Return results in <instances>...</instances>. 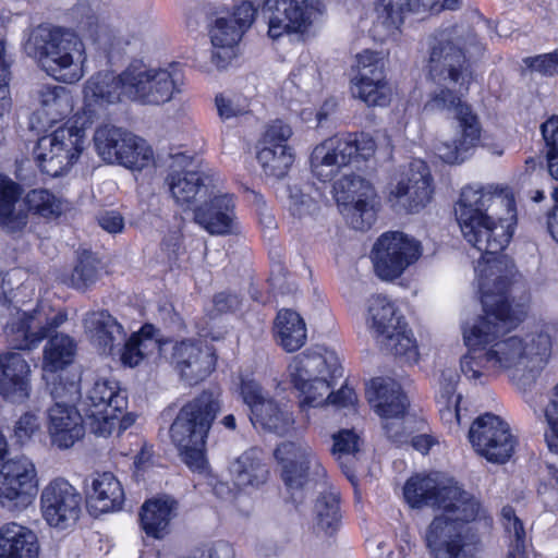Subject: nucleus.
<instances>
[{"instance_id": "4468645a", "label": "nucleus", "mask_w": 558, "mask_h": 558, "mask_svg": "<svg viewBox=\"0 0 558 558\" xmlns=\"http://www.w3.org/2000/svg\"><path fill=\"white\" fill-rule=\"evenodd\" d=\"M333 196L347 222L355 230H368L376 220L377 195L369 181L350 173L333 184Z\"/></svg>"}, {"instance_id": "a211bd4d", "label": "nucleus", "mask_w": 558, "mask_h": 558, "mask_svg": "<svg viewBox=\"0 0 558 558\" xmlns=\"http://www.w3.org/2000/svg\"><path fill=\"white\" fill-rule=\"evenodd\" d=\"M355 74L351 78L352 96L368 107H384L390 101L391 89L386 78V56L365 49L356 54Z\"/></svg>"}, {"instance_id": "5fc2aeb1", "label": "nucleus", "mask_w": 558, "mask_h": 558, "mask_svg": "<svg viewBox=\"0 0 558 558\" xmlns=\"http://www.w3.org/2000/svg\"><path fill=\"white\" fill-rule=\"evenodd\" d=\"M78 29L94 41H101L105 25L100 24L97 10L90 4L78 3L74 8Z\"/></svg>"}, {"instance_id": "f03ea898", "label": "nucleus", "mask_w": 558, "mask_h": 558, "mask_svg": "<svg viewBox=\"0 0 558 558\" xmlns=\"http://www.w3.org/2000/svg\"><path fill=\"white\" fill-rule=\"evenodd\" d=\"M427 71L437 87L424 110L453 111L457 122L452 138L435 143V154L446 163H461L478 146L482 126L471 106L462 101L472 75L456 28L441 31L430 38Z\"/></svg>"}, {"instance_id": "ea45409f", "label": "nucleus", "mask_w": 558, "mask_h": 558, "mask_svg": "<svg viewBox=\"0 0 558 558\" xmlns=\"http://www.w3.org/2000/svg\"><path fill=\"white\" fill-rule=\"evenodd\" d=\"M155 331L153 325H145L125 341L120 350V361L124 366L135 367L145 357L160 350L159 341L155 338Z\"/></svg>"}, {"instance_id": "20e7f679", "label": "nucleus", "mask_w": 558, "mask_h": 558, "mask_svg": "<svg viewBox=\"0 0 558 558\" xmlns=\"http://www.w3.org/2000/svg\"><path fill=\"white\" fill-rule=\"evenodd\" d=\"M289 381L299 392V408L310 420L312 409L331 404L339 409L354 408L355 391L348 385L331 391L335 379L342 376V367L336 352L316 348L308 349L292 357L288 365Z\"/></svg>"}, {"instance_id": "de8ad7c7", "label": "nucleus", "mask_w": 558, "mask_h": 558, "mask_svg": "<svg viewBox=\"0 0 558 558\" xmlns=\"http://www.w3.org/2000/svg\"><path fill=\"white\" fill-rule=\"evenodd\" d=\"M501 524L509 539L510 550L507 558H518L524 555L530 539L523 521L517 515L514 509L505 506L501 509Z\"/></svg>"}, {"instance_id": "6e6d98bb", "label": "nucleus", "mask_w": 558, "mask_h": 558, "mask_svg": "<svg viewBox=\"0 0 558 558\" xmlns=\"http://www.w3.org/2000/svg\"><path fill=\"white\" fill-rule=\"evenodd\" d=\"M26 204L29 210L43 217L58 216L62 210L61 202L47 190L31 191Z\"/></svg>"}, {"instance_id": "393cba45", "label": "nucleus", "mask_w": 558, "mask_h": 558, "mask_svg": "<svg viewBox=\"0 0 558 558\" xmlns=\"http://www.w3.org/2000/svg\"><path fill=\"white\" fill-rule=\"evenodd\" d=\"M208 201L194 209V220L211 235H231L239 232L233 194L208 191Z\"/></svg>"}, {"instance_id": "680f3d73", "label": "nucleus", "mask_w": 558, "mask_h": 558, "mask_svg": "<svg viewBox=\"0 0 558 558\" xmlns=\"http://www.w3.org/2000/svg\"><path fill=\"white\" fill-rule=\"evenodd\" d=\"M292 128L282 120H275L267 125L263 138V146L288 145L287 142L292 136Z\"/></svg>"}, {"instance_id": "bf43d9fd", "label": "nucleus", "mask_w": 558, "mask_h": 558, "mask_svg": "<svg viewBox=\"0 0 558 558\" xmlns=\"http://www.w3.org/2000/svg\"><path fill=\"white\" fill-rule=\"evenodd\" d=\"M523 62L531 71L541 75H558V48L549 53L525 58Z\"/></svg>"}, {"instance_id": "0eeeda50", "label": "nucleus", "mask_w": 558, "mask_h": 558, "mask_svg": "<svg viewBox=\"0 0 558 558\" xmlns=\"http://www.w3.org/2000/svg\"><path fill=\"white\" fill-rule=\"evenodd\" d=\"M426 530V544L434 558H473L476 542L466 523L482 515L480 502L469 493L452 500L450 510L440 509Z\"/></svg>"}, {"instance_id": "79ce46f5", "label": "nucleus", "mask_w": 558, "mask_h": 558, "mask_svg": "<svg viewBox=\"0 0 558 558\" xmlns=\"http://www.w3.org/2000/svg\"><path fill=\"white\" fill-rule=\"evenodd\" d=\"M368 302L369 322L380 339L391 337V332L405 324L402 317L397 315L393 303L386 296L374 295Z\"/></svg>"}, {"instance_id": "4be33fe9", "label": "nucleus", "mask_w": 558, "mask_h": 558, "mask_svg": "<svg viewBox=\"0 0 558 558\" xmlns=\"http://www.w3.org/2000/svg\"><path fill=\"white\" fill-rule=\"evenodd\" d=\"M464 493L453 478L441 473L414 475L403 487L404 499L411 508L427 506L450 510L452 500L463 497Z\"/></svg>"}, {"instance_id": "09e8293b", "label": "nucleus", "mask_w": 558, "mask_h": 558, "mask_svg": "<svg viewBox=\"0 0 558 558\" xmlns=\"http://www.w3.org/2000/svg\"><path fill=\"white\" fill-rule=\"evenodd\" d=\"M381 341H385V345L403 363L412 365L418 362V347L407 324L391 332V337L383 338Z\"/></svg>"}, {"instance_id": "c756f323", "label": "nucleus", "mask_w": 558, "mask_h": 558, "mask_svg": "<svg viewBox=\"0 0 558 558\" xmlns=\"http://www.w3.org/2000/svg\"><path fill=\"white\" fill-rule=\"evenodd\" d=\"M40 542L37 533L16 521L0 526V558H39Z\"/></svg>"}, {"instance_id": "f3484780", "label": "nucleus", "mask_w": 558, "mask_h": 558, "mask_svg": "<svg viewBox=\"0 0 558 558\" xmlns=\"http://www.w3.org/2000/svg\"><path fill=\"white\" fill-rule=\"evenodd\" d=\"M422 254L418 241L399 231L381 234L371 252L375 274L383 280L399 278Z\"/></svg>"}, {"instance_id": "603ef678", "label": "nucleus", "mask_w": 558, "mask_h": 558, "mask_svg": "<svg viewBox=\"0 0 558 558\" xmlns=\"http://www.w3.org/2000/svg\"><path fill=\"white\" fill-rule=\"evenodd\" d=\"M537 498L547 511L558 512V468L553 463L541 471Z\"/></svg>"}, {"instance_id": "58836bf2", "label": "nucleus", "mask_w": 558, "mask_h": 558, "mask_svg": "<svg viewBox=\"0 0 558 558\" xmlns=\"http://www.w3.org/2000/svg\"><path fill=\"white\" fill-rule=\"evenodd\" d=\"M320 87L317 65L313 62L298 66L283 85V97L290 101L303 104Z\"/></svg>"}, {"instance_id": "9d476101", "label": "nucleus", "mask_w": 558, "mask_h": 558, "mask_svg": "<svg viewBox=\"0 0 558 558\" xmlns=\"http://www.w3.org/2000/svg\"><path fill=\"white\" fill-rule=\"evenodd\" d=\"M85 146V129L66 123L39 137L33 154L40 171L56 178L66 172L78 160Z\"/></svg>"}, {"instance_id": "dca6fc26", "label": "nucleus", "mask_w": 558, "mask_h": 558, "mask_svg": "<svg viewBox=\"0 0 558 558\" xmlns=\"http://www.w3.org/2000/svg\"><path fill=\"white\" fill-rule=\"evenodd\" d=\"M10 318L4 325V333L10 345L17 350L36 348L50 332L63 325L68 315L63 311L49 313L43 306L33 312L13 307Z\"/></svg>"}, {"instance_id": "8fccbe9b", "label": "nucleus", "mask_w": 558, "mask_h": 558, "mask_svg": "<svg viewBox=\"0 0 558 558\" xmlns=\"http://www.w3.org/2000/svg\"><path fill=\"white\" fill-rule=\"evenodd\" d=\"M332 449L331 453L340 463L345 475L351 478V470L345 465L350 462L361 447V437L353 429H341L332 435Z\"/></svg>"}, {"instance_id": "f257e3e1", "label": "nucleus", "mask_w": 558, "mask_h": 558, "mask_svg": "<svg viewBox=\"0 0 558 558\" xmlns=\"http://www.w3.org/2000/svg\"><path fill=\"white\" fill-rule=\"evenodd\" d=\"M464 239L482 253L475 266L483 315L463 323L462 338L468 352L461 372L475 384L495 374H515L527 367L533 356L541 361L551 351L555 325L538 323L525 339L508 335L525 315L513 308L507 292L515 275L512 260L498 255L509 244L517 225V207L506 185L466 186L454 208Z\"/></svg>"}, {"instance_id": "3c124183", "label": "nucleus", "mask_w": 558, "mask_h": 558, "mask_svg": "<svg viewBox=\"0 0 558 558\" xmlns=\"http://www.w3.org/2000/svg\"><path fill=\"white\" fill-rule=\"evenodd\" d=\"M121 154L123 156H129L131 162H126L124 159H117L116 162L132 170H142L148 167L154 160L151 147L145 140L134 134L126 137V142Z\"/></svg>"}, {"instance_id": "e433bc0d", "label": "nucleus", "mask_w": 558, "mask_h": 558, "mask_svg": "<svg viewBox=\"0 0 558 558\" xmlns=\"http://www.w3.org/2000/svg\"><path fill=\"white\" fill-rule=\"evenodd\" d=\"M458 381L459 375L454 369H444L436 393L440 418L450 429L459 426L462 418V408L460 405L462 396L457 392Z\"/></svg>"}, {"instance_id": "423d86ee", "label": "nucleus", "mask_w": 558, "mask_h": 558, "mask_svg": "<svg viewBox=\"0 0 558 558\" xmlns=\"http://www.w3.org/2000/svg\"><path fill=\"white\" fill-rule=\"evenodd\" d=\"M220 411V401L204 391L184 404L170 426V438L187 468L194 472L207 469L206 440L211 424Z\"/></svg>"}, {"instance_id": "473e14b6", "label": "nucleus", "mask_w": 558, "mask_h": 558, "mask_svg": "<svg viewBox=\"0 0 558 558\" xmlns=\"http://www.w3.org/2000/svg\"><path fill=\"white\" fill-rule=\"evenodd\" d=\"M209 181L208 175L192 169L172 170L167 178L169 190L174 201L179 205L187 207L207 196Z\"/></svg>"}, {"instance_id": "4c0bfd02", "label": "nucleus", "mask_w": 558, "mask_h": 558, "mask_svg": "<svg viewBox=\"0 0 558 558\" xmlns=\"http://www.w3.org/2000/svg\"><path fill=\"white\" fill-rule=\"evenodd\" d=\"M274 336L286 352H295L307 340L305 322L299 313L292 310H280L275 319Z\"/></svg>"}, {"instance_id": "412c9836", "label": "nucleus", "mask_w": 558, "mask_h": 558, "mask_svg": "<svg viewBox=\"0 0 558 558\" xmlns=\"http://www.w3.org/2000/svg\"><path fill=\"white\" fill-rule=\"evenodd\" d=\"M240 393L250 408V420L255 428L284 435L293 426L292 412L279 405L254 378L241 379Z\"/></svg>"}, {"instance_id": "b1692460", "label": "nucleus", "mask_w": 558, "mask_h": 558, "mask_svg": "<svg viewBox=\"0 0 558 558\" xmlns=\"http://www.w3.org/2000/svg\"><path fill=\"white\" fill-rule=\"evenodd\" d=\"M171 363L180 378L193 386L205 380L215 371L217 356L210 347L189 339L173 344Z\"/></svg>"}, {"instance_id": "7c9ffc66", "label": "nucleus", "mask_w": 558, "mask_h": 558, "mask_svg": "<svg viewBox=\"0 0 558 558\" xmlns=\"http://www.w3.org/2000/svg\"><path fill=\"white\" fill-rule=\"evenodd\" d=\"M83 327L92 344L104 354H112L116 345L125 339L122 325L107 311L86 313Z\"/></svg>"}, {"instance_id": "aec40b11", "label": "nucleus", "mask_w": 558, "mask_h": 558, "mask_svg": "<svg viewBox=\"0 0 558 558\" xmlns=\"http://www.w3.org/2000/svg\"><path fill=\"white\" fill-rule=\"evenodd\" d=\"M82 495L65 478L49 481L40 492L39 509L48 526L64 531L73 526L80 518Z\"/></svg>"}, {"instance_id": "c85d7f7f", "label": "nucleus", "mask_w": 558, "mask_h": 558, "mask_svg": "<svg viewBox=\"0 0 558 558\" xmlns=\"http://www.w3.org/2000/svg\"><path fill=\"white\" fill-rule=\"evenodd\" d=\"M86 497L89 507L101 513L120 510L125 500L121 482L109 471L95 472L89 476Z\"/></svg>"}, {"instance_id": "2eb2a0df", "label": "nucleus", "mask_w": 558, "mask_h": 558, "mask_svg": "<svg viewBox=\"0 0 558 558\" xmlns=\"http://www.w3.org/2000/svg\"><path fill=\"white\" fill-rule=\"evenodd\" d=\"M274 457L280 466L282 481L291 490L300 489L310 481H320L326 476L319 457L303 439L280 442L274 451Z\"/></svg>"}, {"instance_id": "49530a36", "label": "nucleus", "mask_w": 558, "mask_h": 558, "mask_svg": "<svg viewBox=\"0 0 558 558\" xmlns=\"http://www.w3.org/2000/svg\"><path fill=\"white\" fill-rule=\"evenodd\" d=\"M314 529L318 534L333 535L340 527L339 496L335 492L322 494L315 504Z\"/></svg>"}, {"instance_id": "1a4fd4ad", "label": "nucleus", "mask_w": 558, "mask_h": 558, "mask_svg": "<svg viewBox=\"0 0 558 558\" xmlns=\"http://www.w3.org/2000/svg\"><path fill=\"white\" fill-rule=\"evenodd\" d=\"M376 143L367 133H339L316 145L311 154L312 174L322 182L332 181L352 163L374 156Z\"/></svg>"}, {"instance_id": "e2e57ef3", "label": "nucleus", "mask_w": 558, "mask_h": 558, "mask_svg": "<svg viewBox=\"0 0 558 558\" xmlns=\"http://www.w3.org/2000/svg\"><path fill=\"white\" fill-rule=\"evenodd\" d=\"M39 417L31 412L23 414L14 426V438L21 445L26 444L39 430Z\"/></svg>"}, {"instance_id": "bb28decb", "label": "nucleus", "mask_w": 558, "mask_h": 558, "mask_svg": "<svg viewBox=\"0 0 558 558\" xmlns=\"http://www.w3.org/2000/svg\"><path fill=\"white\" fill-rule=\"evenodd\" d=\"M32 369L20 352L0 354V395L12 402H23L31 393Z\"/></svg>"}, {"instance_id": "6ab92c4d", "label": "nucleus", "mask_w": 558, "mask_h": 558, "mask_svg": "<svg viewBox=\"0 0 558 558\" xmlns=\"http://www.w3.org/2000/svg\"><path fill=\"white\" fill-rule=\"evenodd\" d=\"M469 440L477 454L499 464L511 458L517 446L509 424L492 413H485L472 423Z\"/></svg>"}, {"instance_id": "6e6552de", "label": "nucleus", "mask_w": 558, "mask_h": 558, "mask_svg": "<svg viewBox=\"0 0 558 558\" xmlns=\"http://www.w3.org/2000/svg\"><path fill=\"white\" fill-rule=\"evenodd\" d=\"M48 387L53 401L47 410L50 440L59 449H69L83 437L86 426L82 411L74 405L81 395L80 379L58 375L48 379Z\"/></svg>"}, {"instance_id": "a18cd8bd", "label": "nucleus", "mask_w": 558, "mask_h": 558, "mask_svg": "<svg viewBox=\"0 0 558 558\" xmlns=\"http://www.w3.org/2000/svg\"><path fill=\"white\" fill-rule=\"evenodd\" d=\"M295 159L289 145L262 146L257 153V161L268 177L281 179L287 175Z\"/></svg>"}, {"instance_id": "5701e85b", "label": "nucleus", "mask_w": 558, "mask_h": 558, "mask_svg": "<svg viewBox=\"0 0 558 558\" xmlns=\"http://www.w3.org/2000/svg\"><path fill=\"white\" fill-rule=\"evenodd\" d=\"M432 183L428 166L423 160H413L390 183L388 199L408 213H417L432 199Z\"/></svg>"}, {"instance_id": "cd10ccee", "label": "nucleus", "mask_w": 558, "mask_h": 558, "mask_svg": "<svg viewBox=\"0 0 558 558\" xmlns=\"http://www.w3.org/2000/svg\"><path fill=\"white\" fill-rule=\"evenodd\" d=\"M365 395L374 411L384 420L402 417L409 404L400 385L391 378L372 379Z\"/></svg>"}, {"instance_id": "052dcab7", "label": "nucleus", "mask_w": 558, "mask_h": 558, "mask_svg": "<svg viewBox=\"0 0 558 558\" xmlns=\"http://www.w3.org/2000/svg\"><path fill=\"white\" fill-rule=\"evenodd\" d=\"M316 209L314 199L298 186L289 187V210L292 216L303 218Z\"/></svg>"}, {"instance_id": "7ed1b4c3", "label": "nucleus", "mask_w": 558, "mask_h": 558, "mask_svg": "<svg viewBox=\"0 0 558 558\" xmlns=\"http://www.w3.org/2000/svg\"><path fill=\"white\" fill-rule=\"evenodd\" d=\"M181 72L175 64L150 68L143 62L130 63L120 74L98 72L84 84V111L92 118L108 106L130 100L158 106L180 92Z\"/></svg>"}, {"instance_id": "4d7b16f0", "label": "nucleus", "mask_w": 558, "mask_h": 558, "mask_svg": "<svg viewBox=\"0 0 558 558\" xmlns=\"http://www.w3.org/2000/svg\"><path fill=\"white\" fill-rule=\"evenodd\" d=\"M10 66L11 60L7 58L5 43L0 40V118L8 114L12 106L9 89Z\"/></svg>"}, {"instance_id": "2f4dec72", "label": "nucleus", "mask_w": 558, "mask_h": 558, "mask_svg": "<svg viewBox=\"0 0 558 558\" xmlns=\"http://www.w3.org/2000/svg\"><path fill=\"white\" fill-rule=\"evenodd\" d=\"M412 11H418L413 0H375L374 37L380 41L393 37Z\"/></svg>"}, {"instance_id": "774afa93", "label": "nucleus", "mask_w": 558, "mask_h": 558, "mask_svg": "<svg viewBox=\"0 0 558 558\" xmlns=\"http://www.w3.org/2000/svg\"><path fill=\"white\" fill-rule=\"evenodd\" d=\"M146 33L141 31L137 34H123L118 39L113 49L121 50L125 53H136L141 51L145 45Z\"/></svg>"}, {"instance_id": "72a5a7b5", "label": "nucleus", "mask_w": 558, "mask_h": 558, "mask_svg": "<svg viewBox=\"0 0 558 558\" xmlns=\"http://www.w3.org/2000/svg\"><path fill=\"white\" fill-rule=\"evenodd\" d=\"M178 502L162 495L146 500L142 506L141 523L147 535L161 538L167 534L171 520L177 515Z\"/></svg>"}, {"instance_id": "f8f14e48", "label": "nucleus", "mask_w": 558, "mask_h": 558, "mask_svg": "<svg viewBox=\"0 0 558 558\" xmlns=\"http://www.w3.org/2000/svg\"><path fill=\"white\" fill-rule=\"evenodd\" d=\"M320 0H264L262 16L268 24V36L278 39L284 35H304L324 15Z\"/></svg>"}, {"instance_id": "864d4df0", "label": "nucleus", "mask_w": 558, "mask_h": 558, "mask_svg": "<svg viewBox=\"0 0 558 558\" xmlns=\"http://www.w3.org/2000/svg\"><path fill=\"white\" fill-rule=\"evenodd\" d=\"M99 278L98 260L90 252H83L69 278V284L75 289H86Z\"/></svg>"}, {"instance_id": "c9c22d12", "label": "nucleus", "mask_w": 558, "mask_h": 558, "mask_svg": "<svg viewBox=\"0 0 558 558\" xmlns=\"http://www.w3.org/2000/svg\"><path fill=\"white\" fill-rule=\"evenodd\" d=\"M242 29L238 28L232 20L217 19L210 29L213 44L211 62L217 69H225L236 56V46L242 38Z\"/></svg>"}, {"instance_id": "37998d69", "label": "nucleus", "mask_w": 558, "mask_h": 558, "mask_svg": "<svg viewBox=\"0 0 558 558\" xmlns=\"http://www.w3.org/2000/svg\"><path fill=\"white\" fill-rule=\"evenodd\" d=\"M132 133L117 128L114 125L105 124L99 126L94 134V144L97 154L101 159L109 163H114L117 159L130 161L129 156H123L121 150L124 148L126 137Z\"/></svg>"}, {"instance_id": "338daca9", "label": "nucleus", "mask_w": 558, "mask_h": 558, "mask_svg": "<svg viewBox=\"0 0 558 558\" xmlns=\"http://www.w3.org/2000/svg\"><path fill=\"white\" fill-rule=\"evenodd\" d=\"M257 12V8L248 1H243L240 5H238L233 12V16L230 19L233 21V24L242 29V33L252 25L254 22L255 15Z\"/></svg>"}, {"instance_id": "ddd939ff", "label": "nucleus", "mask_w": 558, "mask_h": 558, "mask_svg": "<svg viewBox=\"0 0 558 558\" xmlns=\"http://www.w3.org/2000/svg\"><path fill=\"white\" fill-rule=\"evenodd\" d=\"M39 476L26 456L8 458L0 468V508L12 514L24 512L35 500Z\"/></svg>"}, {"instance_id": "0e129e2a", "label": "nucleus", "mask_w": 558, "mask_h": 558, "mask_svg": "<svg viewBox=\"0 0 558 558\" xmlns=\"http://www.w3.org/2000/svg\"><path fill=\"white\" fill-rule=\"evenodd\" d=\"M548 428L545 432V441L550 452L558 453V401L553 400L545 409Z\"/></svg>"}, {"instance_id": "13d9d810", "label": "nucleus", "mask_w": 558, "mask_h": 558, "mask_svg": "<svg viewBox=\"0 0 558 558\" xmlns=\"http://www.w3.org/2000/svg\"><path fill=\"white\" fill-rule=\"evenodd\" d=\"M20 271L19 270H11V271H3L0 269V303L3 305H11V304H19L23 303L22 300L17 298V293L14 290V287L16 286L17 289L24 288L26 289V286L21 284L20 286Z\"/></svg>"}, {"instance_id": "39448f33", "label": "nucleus", "mask_w": 558, "mask_h": 558, "mask_svg": "<svg viewBox=\"0 0 558 558\" xmlns=\"http://www.w3.org/2000/svg\"><path fill=\"white\" fill-rule=\"evenodd\" d=\"M25 51L57 82L75 84L86 74V47L72 31L40 25L31 33Z\"/></svg>"}, {"instance_id": "9b49d317", "label": "nucleus", "mask_w": 558, "mask_h": 558, "mask_svg": "<svg viewBox=\"0 0 558 558\" xmlns=\"http://www.w3.org/2000/svg\"><path fill=\"white\" fill-rule=\"evenodd\" d=\"M128 407V396L114 379H97L81 401L86 427L95 435L107 437L116 429L119 414Z\"/></svg>"}, {"instance_id": "69168bd1", "label": "nucleus", "mask_w": 558, "mask_h": 558, "mask_svg": "<svg viewBox=\"0 0 558 558\" xmlns=\"http://www.w3.org/2000/svg\"><path fill=\"white\" fill-rule=\"evenodd\" d=\"M216 107L221 119L228 120L246 112V105L234 97L216 96Z\"/></svg>"}, {"instance_id": "a878e982", "label": "nucleus", "mask_w": 558, "mask_h": 558, "mask_svg": "<svg viewBox=\"0 0 558 558\" xmlns=\"http://www.w3.org/2000/svg\"><path fill=\"white\" fill-rule=\"evenodd\" d=\"M35 110L29 118V126L38 133L46 132L65 119L74 107L69 89L59 85H41L34 94Z\"/></svg>"}, {"instance_id": "f704fd0d", "label": "nucleus", "mask_w": 558, "mask_h": 558, "mask_svg": "<svg viewBox=\"0 0 558 558\" xmlns=\"http://www.w3.org/2000/svg\"><path fill=\"white\" fill-rule=\"evenodd\" d=\"M234 485L239 488H258L264 485L269 475L263 461L262 451L251 448L238 457L230 465Z\"/></svg>"}, {"instance_id": "a19ab883", "label": "nucleus", "mask_w": 558, "mask_h": 558, "mask_svg": "<svg viewBox=\"0 0 558 558\" xmlns=\"http://www.w3.org/2000/svg\"><path fill=\"white\" fill-rule=\"evenodd\" d=\"M21 194L17 183L0 174V225L10 231L20 230L26 225V216L15 208Z\"/></svg>"}, {"instance_id": "c03bdc74", "label": "nucleus", "mask_w": 558, "mask_h": 558, "mask_svg": "<svg viewBox=\"0 0 558 558\" xmlns=\"http://www.w3.org/2000/svg\"><path fill=\"white\" fill-rule=\"evenodd\" d=\"M76 344L68 335L51 337L44 348L43 369L45 373H57L70 365L75 355Z\"/></svg>"}]
</instances>
